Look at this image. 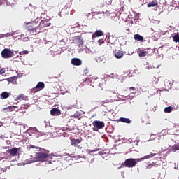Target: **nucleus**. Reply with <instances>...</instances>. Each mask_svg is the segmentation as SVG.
<instances>
[{"label": "nucleus", "instance_id": "nucleus-1", "mask_svg": "<svg viewBox=\"0 0 179 179\" xmlns=\"http://www.w3.org/2000/svg\"><path fill=\"white\" fill-rule=\"evenodd\" d=\"M50 157V151L40 148L39 152L35 155L36 162H47Z\"/></svg>", "mask_w": 179, "mask_h": 179}, {"label": "nucleus", "instance_id": "nucleus-2", "mask_svg": "<svg viewBox=\"0 0 179 179\" xmlns=\"http://www.w3.org/2000/svg\"><path fill=\"white\" fill-rule=\"evenodd\" d=\"M25 24L27 26L26 30L30 31V33H31V31L33 33H37V30H38V28L40 27V22L36 20L31 22H25Z\"/></svg>", "mask_w": 179, "mask_h": 179}, {"label": "nucleus", "instance_id": "nucleus-3", "mask_svg": "<svg viewBox=\"0 0 179 179\" xmlns=\"http://www.w3.org/2000/svg\"><path fill=\"white\" fill-rule=\"evenodd\" d=\"M139 162H141V159L139 158H129L124 161V166L125 167L131 169L132 167H135L137 163H138Z\"/></svg>", "mask_w": 179, "mask_h": 179}, {"label": "nucleus", "instance_id": "nucleus-4", "mask_svg": "<svg viewBox=\"0 0 179 179\" xmlns=\"http://www.w3.org/2000/svg\"><path fill=\"white\" fill-rule=\"evenodd\" d=\"M14 56L15 53L13 52V51L10 50V49L5 48L1 51V57L5 59L12 58Z\"/></svg>", "mask_w": 179, "mask_h": 179}, {"label": "nucleus", "instance_id": "nucleus-5", "mask_svg": "<svg viewBox=\"0 0 179 179\" xmlns=\"http://www.w3.org/2000/svg\"><path fill=\"white\" fill-rule=\"evenodd\" d=\"M105 96L112 103L115 101V99H117V93L115 92H113L110 90H108L105 92Z\"/></svg>", "mask_w": 179, "mask_h": 179}, {"label": "nucleus", "instance_id": "nucleus-6", "mask_svg": "<svg viewBox=\"0 0 179 179\" xmlns=\"http://www.w3.org/2000/svg\"><path fill=\"white\" fill-rule=\"evenodd\" d=\"M92 125L95 127L93 128V131H95L97 132L99 129H103L104 127H106V124L103 123V122L99 121V120H95L93 122Z\"/></svg>", "mask_w": 179, "mask_h": 179}, {"label": "nucleus", "instance_id": "nucleus-7", "mask_svg": "<svg viewBox=\"0 0 179 179\" xmlns=\"http://www.w3.org/2000/svg\"><path fill=\"white\" fill-rule=\"evenodd\" d=\"M44 87H45V85L44 84V83L39 82L38 83L36 86L32 89V92H34V93H36V92H40V90H43Z\"/></svg>", "mask_w": 179, "mask_h": 179}, {"label": "nucleus", "instance_id": "nucleus-8", "mask_svg": "<svg viewBox=\"0 0 179 179\" xmlns=\"http://www.w3.org/2000/svg\"><path fill=\"white\" fill-rule=\"evenodd\" d=\"M82 143V138H79L78 139L72 138L70 141V143L71 146H74V148H76L78 145Z\"/></svg>", "mask_w": 179, "mask_h": 179}, {"label": "nucleus", "instance_id": "nucleus-9", "mask_svg": "<svg viewBox=\"0 0 179 179\" xmlns=\"http://www.w3.org/2000/svg\"><path fill=\"white\" fill-rule=\"evenodd\" d=\"M17 150H19V149H17V148H13L11 149H9L7 152L8 153H9V155H10V156H17Z\"/></svg>", "mask_w": 179, "mask_h": 179}, {"label": "nucleus", "instance_id": "nucleus-10", "mask_svg": "<svg viewBox=\"0 0 179 179\" xmlns=\"http://www.w3.org/2000/svg\"><path fill=\"white\" fill-rule=\"evenodd\" d=\"M71 64L76 66H79L82 65V60L78 58H73L71 59Z\"/></svg>", "mask_w": 179, "mask_h": 179}, {"label": "nucleus", "instance_id": "nucleus-11", "mask_svg": "<svg viewBox=\"0 0 179 179\" xmlns=\"http://www.w3.org/2000/svg\"><path fill=\"white\" fill-rule=\"evenodd\" d=\"M104 34L103 33V31L101 30H97L94 32V34H92V40L94 41V39L96 38V37H101V36H103Z\"/></svg>", "mask_w": 179, "mask_h": 179}, {"label": "nucleus", "instance_id": "nucleus-12", "mask_svg": "<svg viewBox=\"0 0 179 179\" xmlns=\"http://www.w3.org/2000/svg\"><path fill=\"white\" fill-rule=\"evenodd\" d=\"M18 77L17 76H13V77H10L6 79L7 82H9L10 83H13V85H16L17 82Z\"/></svg>", "mask_w": 179, "mask_h": 179}, {"label": "nucleus", "instance_id": "nucleus-13", "mask_svg": "<svg viewBox=\"0 0 179 179\" xmlns=\"http://www.w3.org/2000/svg\"><path fill=\"white\" fill-rule=\"evenodd\" d=\"M157 153H150L148 155L144 156L143 157L139 158L140 162H143V160H146L148 159H152V157H155Z\"/></svg>", "mask_w": 179, "mask_h": 179}, {"label": "nucleus", "instance_id": "nucleus-14", "mask_svg": "<svg viewBox=\"0 0 179 179\" xmlns=\"http://www.w3.org/2000/svg\"><path fill=\"white\" fill-rule=\"evenodd\" d=\"M50 114H51V115H53L54 117H55L57 115H61V110H59V109H57V108H52L50 110Z\"/></svg>", "mask_w": 179, "mask_h": 179}, {"label": "nucleus", "instance_id": "nucleus-15", "mask_svg": "<svg viewBox=\"0 0 179 179\" xmlns=\"http://www.w3.org/2000/svg\"><path fill=\"white\" fill-rule=\"evenodd\" d=\"M92 78H86L85 80V85H88V89L92 90V87H94V85L92 84Z\"/></svg>", "mask_w": 179, "mask_h": 179}, {"label": "nucleus", "instance_id": "nucleus-16", "mask_svg": "<svg viewBox=\"0 0 179 179\" xmlns=\"http://www.w3.org/2000/svg\"><path fill=\"white\" fill-rule=\"evenodd\" d=\"M134 38L136 40V41H141V43H143V36H141L140 34H134Z\"/></svg>", "mask_w": 179, "mask_h": 179}, {"label": "nucleus", "instance_id": "nucleus-17", "mask_svg": "<svg viewBox=\"0 0 179 179\" xmlns=\"http://www.w3.org/2000/svg\"><path fill=\"white\" fill-rule=\"evenodd\" d=\"M157 0H154L151 3H148L147 6L148 8H153L155 6H157Z\"/></svg>", "mask_w": 179, "mask_h": 179}, {"label": "nucleus", "instance_id": "nucleus-18", "mask_svg": "<svg viewBox=\"0 0 179 179\" xmlns=\"http://www.w3.org/2000/svg\"><path fill=\"white\" fill-rule=\"evenodd\" d=\"M115 57L117 59H120V58H122L124 57V52L123 51H118L116 53H115Z\"/></svg>", "mask_w": 179, "mask_h": 179}, {"label": "nucleus", "instance_id": "nucleus-19", "mask_svg": "<svg viewBox=\"0 0 179 179\" xmlns=\"http://www.w3.org/2000/svg\"><path fill=\"white\" fill-rule=\"evenodd\" d=\"M119 121L124 122V124H131V120L129 118L120 117Z\"/></svg>", "mask_w": 179, "mask_h": 179}, {"label": "nucleus", "instance_id": "nucleus-20", "mask_svg": "<svg viewBox=\"0 0 179 179\" xmlns=\"http://www.w3.org/2000/svg\"><path fill=\"white\" fill-rule=\"evenodd\" d=\"M172 111H174V107L172 106H168L164 109V112L166 113H170Z\"/></svg>", "mask_w": 179, "mask_h": 179}, {"label": "nucleus", "instance_id": "nucleus-21", "mask_svg": "<svg viewBox=\"0 0 179 179\" xmlns=\"http://www.w3.org/2000/svg\"><path fill=\"white\" fill-rule=\"evenodd\" d=\"M0 8L1 9H6V0H0Z\"/></svg>", "mask_w": 179, "mask_h": 179}, {"label": "nucleus", "instance_id": "nucleus-22", "mask_svg": "<svg viewBox=\"0 0 179 179\" xmlns=\"http://www.w3.org/2000/svg\"><path fill=\"white\" fill-rule=\"evenodd\" d=\"M8 97H9V93H8L7 92H3L1 94L0 99H1V100H3L4 99H8Z\"/></svg>", "mask_w": 179, "mask_h": 179}, {"label": "nucleus", "instance_id": "nucleus-23", "mask_svg": "<svg viewBox=\"0 0 179 179\" xmlns=\"http://www.w3.org/2000/svg\"><path fill=\"white\" fill-rule=\"evenodd\" d=\"M101 106H103V107H108V103L112 102L109 99H106L104 101H101Z\"/></svg>", "mask_w": 179, "mask_h": 179}, {"label": "nucleus", "instance_id": "nucleus-24", "mask_svg": "<svg viewBox=\"0 0 179 179\" xmlns=\"http://www.w3.org/2000/svg\"><path fill=\"white\" fill-rule=\"evenodd\" d=\"M15 108H17V107L13 106H8L7 108H4V111L6 110H8V111H15Z\"/></svg>", "mask_w": 179, "mask_h": 179}, {"label": "nucleus", "instance_id": "nucleus-25", "mask_svg": "<svg viewBox=\"0 0 179 179\" xmlns=\"http://www.w3.org/2000/svg\"><path fill=\"white\" fill-rule=\"evenodd\" d=\"M146 54L147 52L146 51H143V50H139L138 51V56L143 57H146Z\"/></svg>", "mask_w": 179, "mask_h": 179}, {"label": "nucleus", "instance_id": "nucleus-26", "mask_svg": "<svg viewBox=\"0 0 179 179\" xmlns=\"http://www.w3.org/2000/svg\"><path fill=\"white\" fill-rule=\"evenodd\" d=\"M173 41L175 43H179V35L178 34H176L173 36Z\"/></svg>", "mask_w": 179, "mask_h": 179}, {"label": "nucleus", "instance_id": "nucleus-27", "mask_svg": "<svg viewBox=\"0 0 179 179\" xmlns=\"http://www.w3.org/2000/svg\"><path fill=\"white\" fill-rule=\"evenodd\" d=\"M97 83H99V87H103V85H104V82L103 81V79L99 80L97 81Z\"/></svg>", "mask_w": 179, "mask_h": 179}, {"label": "nucleus", "instance_id": "nucleus-28", "mask_svg": "<svg viewBox=\"0 0 179 179\" xmlns=\"http://www.w3.org/2000/svg\"><path fill=\"white\" fill-rule=\"evenodd\" d=\"M24 94H21L19 95V96H17L15 100L17 101V100H24Z\"/></svg>", "mask_w": 179, "mask_h": 179}, {"label": "nucleus", "instance_id": "nucleus-29", "mask_svg": "<svg viewBox=\"0 0 179 179\" xmlns=\"http://www.w3.org/2000/svg\"><path fill=\"white\" fill-rule=\"evenodd\" d=\"M172 152H177V150H179V146L178 145H173L171 148Z\"/></svg>", "mask_w": 179, "mask_h": 179}, {"label": "nucleus", "instance_id": "nucleus-30", "mask_svg": "<svg viewBox=\"0 0 179 179\" xmlns=\"http://www.w3.org/2000/svg\"><path fill=\"white\" fill-rule=\"evenodd\" d=\"M154 167H159V166L162 165V162H152Z\"/></svg>", "mask_w": 179, "mask_h": 179}, {"label": "nucleus", "instance_id": "nucleus-31", "mask_svg": "<svg viewBox=\"0 0 179 179\" xmlns=\"http://www.w3.org/2000/svg\"><path fill=\"white\" fill-rule=\"evenodd\" d=\"M78 44L79 46L83 45V39L78 38Z\"/></svg>", "mask_w": 179, "mask_h": 179}, {"label": "nucleus", "instance_id": "nucleus-32", "mask_svg": "<svg viewBox=\"0 0 179 179\" xmlns=\"http://www.w3.org/2000/svg\"><path fill=\"white\" fill-rule=\"evenodd\" d=\"M73 118H78V120H80V115L78 114V113H74L73 115Z\"/></svg>", "mask_w": 179, "mask_h": 179}, {"label": "nucleus", "instance_id": "nucleus-33", "mask_svg": "<svg viewBox=\"0 0 179 179\" xmlns=\"http://www.w3.org/2000/svg\"><path fill=\"white\" fill-rule=\"evenodd\" d=\"M13 34L10 33L4 34L2 35V37H12Z\"/></svg>", "mask_w": 179, "mask_h": 179}, {"label": "nucleus", "instance_id": "nucleus-34", "mask_svg": "<svg viewBox=\"0 0 179 179\" xmlns=\"http://www.w3.org/2000/svg\"><path fill=\"white\" fill-rule=\"evenodd\" d=\"M152 167H155L153 165V162L152 163H150L148 166H147V169H148L149 170H150V169H152Z\"/></svg>", "mask_w": 179, "mask_h": 179}, {"label": "nucleus", "instance_id": "nucleus-35", "mask_svg": "<svg viewBox=\"0 0 179 179\" xmlns=\"http://www.w3.org/2000/svg\"><path fill=\"white\" fill-rule=\"evenodd\" d=\"M6 72V70L5 69V68L0 69V75H3V73H5Z\"/></svg>", "mask_w": 179, "mask_h": 179}, {"label": "nucleus", "instance_id": "nucleus-36", "mask_svg": "<svg viewBox=\"0 0 179 179\" xmlns=\"http://www.w3.org/2000/svg\"><path fill=\"white\" fill-rule=\"evenodd\" d=\"M98 43H99V45H101V44H103L104 43V40L103 39H99L98 41Z\"/></svg>", "mask_w": 179, "mask_h": 179}, {"label": "nucleus", "instance_id": "nucleus-37", "mask_svg": "<svg viewBox=\"0 0 179 179\" xmlns=\"http://www.w3.org/2000/svg\"><path fill=\"white\" fill-rule=\"evenodd\" d=\"M49 26H51V22H48L44 24L43 27H49Z\"/></svg>", "mask_w": 179, "mask_h": 179}, {"label": "nucleus", "instance_id": "nucleus-38", "mask_svg": "<svg viewBox=\"0 0 179 179\" xmlns=\"http://www.w3.org/2000/svg\"><path fill=\"white\" fill-rule=\"evenodd\" d=\"M30 149H38V147H36L34 145H30Z\"/></svg>", "mask_w": 179, "mask_h": 179}, {"label": "nucleus", "instance_id": "nucleus-39", "mask_svg": "<svg viewBox=\"0 0 179 179\" xmlns=\"http://www.w3.org/2000/svg\"><path fill=\"white\" fill-rule=\"evenodd\" d=\"M129 89L130 92H134V90H136V88L134 87H129Z\"/></svg>", "mask_w": 179, "mask_h": 179}, {"label": "nucleus", "instance_id": "nucleus-40", "mask_svg": "<svg viewBox=\"0 0 179 179\" xmlns=\"http://www.w3.org/2000/svg\"><path fill=\"white\" fill-rule=\"evenodd\" d=\"M22 52H24V54H29V52L27 51H23Z\"/></svg>", "mask_w": 179, "mask_h": 179}, {"label": "nucleus", "instance_id": "nucleus-41", "mask_svg": "<svg viewBox=\"0 0 179 179\" xmlns=\"http://www.w3.org/2000/svg\"><path fill=\"white\" fill-rule=\"evenodd\" d=\"M13 2H17V1H19V0H13Z\"/></svg>", "mask_w": 179, "mask_h": 179}, {"label": "nucleus", "instance_id": "nucleus-42", "mask_svg": "<svg viewBox=\"0 0 179 179\" xmlns=\"http://www.w3.org/2000/svg\"><path fill=\"white\" fill-rule=\"evenodd\" d=\"M178 179H179V177H178Z\"/></svg>", "mask_w": 179, "mask_h": 179}]
</instances>
